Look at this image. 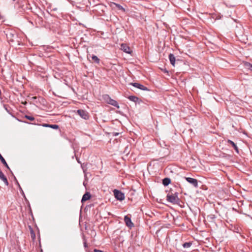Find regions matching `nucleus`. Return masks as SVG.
I'll return each instance as SVG.
<instances>
[{
  "instance_id": "39448f33",
  "label": "nucleus",
  "mask_w": 252,
  "mask_h": 252,
  "mask_svg": "<svg viewBox=\"0 0 252 252\" xmlns=\"http://www.w3.org/2000/svg\"><path fill=\"white\" fill-rule=\"evenodd\" d=\"M186 180L193 187L195 188L198 187V181L196 179L190 177H186Z\"/></svg>"
},
{
  "instance_id": "c85d7f7f",
  "label": "nucleus",
  "mask_w": 252,
  "mask_h": 252,
  "mask_svg": "<svg viewBox=\"0 0 252 252\" xmlns=\"http://www.w3.org/2000/svg\"><path fill=\"white\" fill-rule=\"evenodd\" d=\"M15 180H16V183H17V185H18V186H19V188L20 189V190H21L23 192V190H22V188H21V187H20V185H19V183L18 182V181H17V180H16V179H15Z\"/></svg>"
},
{
  "instance_id": "0eeeda50",
  "label": "nucleus",
  "mask_w": 252,
  "mask_h": 252,
  "mask_svg": "<svg viewBox=\"0 0 252 252\" xmlns=\"http://www.w3.org/2000/svg\"><path fill=\"white\" fill-rule=\"evenodd\" d=\"M110 6L112 8H117L118 10H121L124 12L126 11V9L122 5L115 2H112Z\"/></svg>"
},
{
  "instance_id": "2f4dec72",
  "label": "nucleus",
  "mask_w": 252,
  "mask_h": 252,
  "mask_svg": "<svg viewBox=\"0 0 252 252\" xmlns=\"http://www.w3.org/2000/svg\"><path fill=\"white\" fill-rule=\"evenodd\" d=\"M83 166H84V164L81 165V167H82V168L83 169Z\"/></svg>"
},
{
  "instance_id": "bb28decb",
  "label": "nucleus",
  "mask_w": 252,
  "mask_h": 252,
  "mask_svg": "<svg viewBox=\"0 0 252 252\" xmlns=\"http://www.w3.org/2000/svg\"><path fill=\"white\" fill-rule=\"evenodd\" d=\"M83 240H84V242H83L84 246L85 248H87L88 247V245L87 244V241L85 239L84 237H83Z\"/></svg>"
},
{
  "instance_id": "6e6552de",
  "label": "nucleus",
  "mask_w": 252,
  "mask_h": 252,
  "mask_svg": "<svg viewBox=\"0 0 252 252\" xmlns=\"http://www.w3.org/2000/svg\"><path fill=\"white\" fill-rule=\"evenodd\" d=\"M121 49L126 53H131L130 48L126 44L122 43L121 45Z\"/></svg>"
},
{
  "instance_id": "4468645a",
  "label": "nucleus",
  "mask_w": 252,
  "mask_h": 252,
  "mask_svg": "<svg viewBox=\"0 0 252 252\" xmlns=\"http://www.w3.org/2000/svg\"><path fill=\"white\" fill-rule=\"evenodd\" d=\"M108 104H110L111 105H113V106L117 107V108H119V107H120L117 101H116L115 100L112 99V98L110 100V101H109V102Z\"/></svg>"
},
{
  "instance_id": "ddd939ff",
  "label": "nucleus",
  "mask_w": 252,
  "mask_h": 252,
  "mask_svg": "<svg viewBox=\"0 0 252 252\" xmlns=\"http://www.w3.org/2000/svg\"><path fill=\"white\" fill-rule=\"evenodd\" d=\"M227 143L232 146V147H233V148L234 149V150L237 153H239L238 148L236 144L233 141H232L230 140H228Z\"/></svg>"
},
{
  "instance_id": "9b49d317",
  "label": "nucleus",
  "mask_w": 252,
  "mask_h": 252,
  "mask_svg": "<svg viewBox=\"0 0 252 252\" xmlns=\"http://www.w3.org/2000/svg\"><path fill=\"white\" fill-rule=\"evenodd\" d=\"M91 197V194L89 192H86L83 195L81 199V202H84L90 199Z\"/></svg>"
},
{
  "instance_id": "9d476101",
  "label": "nucleus",
  "mask_w": 252,
  "mask_h": 252,
  "mask_svg": "<svg viewBox=\"0 0 252 252\" xmlns=\"http://www.w3.org/2000/svg\"><path fill=\"white\" fill-rule=\"evenodd\" d=\"M127 98L131 101L135 102V103L140 104L142 101L138 97L134 95H130Z\"/></svg>"
},
{
  "instance_id": "412c9836",
  "label": "nucleus",
  "mask_w": 252,
  "mask_h": 252,
  "mask_svg": "<svg viewBox=\"0 0 252 252\" xmlns=\"http://www.w3.org/2000/svg\"><path fill=\"white\" fill-rule=\"evenodd\" d=\"M30 233H31V237H32V240H34V239H35V234L33 229L31 228Z\"/></svg>"
},
{
  "instance_id": "72a5a7b5",
  "label": "nucleus",
  "mask_w": 252,
  "mask_h": 252,
  "mask_svg": "<svg viewBox=\"0 0 252 252\" xmlns=\"http://www.w3.org/2000/svg\"><path fill=\"white\" fill-rule=\"evenodd\" d=\"M16 0H12L13 1H15Z\"/></svg>"
},
{
  "instance_id": "6ab92c4d",
  "label": "nucleus",
  "mask_w": 252,
  "mask_h": 252,
  "mask_svg": "<svg viewBox=\"0 0 252 252\" xmlns=\"http://www.w3.org/2000/svg\"><path fill=\"white\" fill-rule=\"evenodd\" d=\"M92 59L94 63H96L97 64H98L99 63L100 60L96 56L93 55L92 57Z\"/></svg>"
},
{
  "instance_id": "2eb2a0df",
  "label": "nucleus",
  "mask_w": 252,
  "mask_h": 252,
  "mask_svg": "<svg viewBox=\"0 0 252 252\" xmlns=\"http://www.w3.org/2000/svg\"><path fill=\"white\" fill-rule=\"evenodd\" d=\"M0 160L1 162L2 163V164L5 166L6 168H7L8 169L10 170L9 166L8 165L6 161H5V159L3 158V157L0 154Z\"/></svg>"
},
{
  "instance_id": "473e14b6",
  "label": "nucleus",
  "mask_w": 252,
  "mask_h": 252,
  "mask_svg": "<svg viewBox=\"0 0 252 252\" xmlns=\"http://www.w3.org/2000/svg\"><path fill=\"white\" fill-rule=\"evenodd\" d=\"M77 161L78 163H80V162L79 161V160H78L77 159Z\"/></svg>"
},
{
  "instance_id": "c756f323",
  "label": "nucleus",
  "mask_w": 252,
  "mask_h": 252,
  "mask_svg": "<svg viewBox=\"0 0 252 252\" xmlns=\"http://www.w3.org/2000/svg\"><path fill=\"white\" fill-rule=\"evenodd\" d=\"M94 252H103L102 251L97 250V249H94Z\"/></svg>"
},
{
  "instance_id": "7ed1b4c3",
  "label": "nucleus",
  "mask_w": 252,
  "mask_h": 252,
  "mask_svg": "<svg viewBox=\"0 0 252 252\" xmlns=\"http://www.w3.org/2000/svg\"><path fill=\"white\" fill-rule=\"evenodd\" d=\"M114 196L115 198L120 201H122L125 199V194L122 191L117 190L114 189L113 191Z\"/></svg>"
},
{
  "instance_id": "a878e982",
  "label": "nucleus",
  "mask_w": 252,
  "mask_h": 252,
  "mask_svg": "<svg viewBox=\"0 0 252 252\" xmlns=\"http://www.w3.org/2000/svg\"><path fill=\"white\" fill-rule=\"evenodd\" d=\"M50 127L52 128L53 129H57L59 128V126L57 125H50Z\"/></svg>"
},
{
  "instance_id": "f8f14e48",
  "label": "nucleus",
  "mask_w": 252,
  "mask_h": 252,
  "mask_svg": "<svg viewBox=\"0 0 252 252\" xmlns=\"http://www.w3.org/2000/svg\"><path fill=\"white\" fill-rule=\"evenodd\" d=\"M168 58H169V59L171 64L173 66H174L175 64V61H176L175 57L174 55L172 54H170L169 55Z\"/></svg>"
},
{
  "instance_id": "a211bd4d",
  "label": "nucleus",
  "mask_w": 252,
  "mask_h": 252,
  "mask_svg": "<svg viewBox=\"0 0 252 252\" xmlns=\"http://www.w3.org/2000/svg\"><path fill=\"white\" fill-rule=\"evenodd\" d=\"M244 65L245 68L249 69L251 71H252V64L248 62H245L244 63Z\"/></svg>"
},
{
  "instance_id": "cd10ccee",
  "label": "nucleus",
  "mask_w": 252,
  "mask_h": 252,
  "mask_svg": "<svg viewBox=\"0 0 252 252\" xmlns=\"http://www.w3.org/2000/svg\"><path fill=\"white\" fill-rule=\"evenodd\" d=\"M50 124H43L42 125V126H43V127H50Z\"/></svg>"
},
{
  "instance_id": "7c9ffc66",
  "label": "nucleus",
  "mask_w": 252,
  "mask_h": 252,
  "mask_svg": "<svg viewBox=\"0 0 252 252\" xmlns=\"http://www.w3.org/2000/svg\"><path fill=\"white\" fill-rule=\"evenodd\" d=\"M119 135V133H115L113 134V135H114V136H117V135Z\"/></svg>"
},
{
  "instance_id": "4be33fe9",
  "label": "nucleus",
  "mask_w": 252,
  "mask_h": 252,
  "mask_svg": "<svg viewBox=\"0 0 252 252\" xmlns=\"http://www.w3.org/2000/svg\"><path fill=\"white\" fill-rule=\"evenodd\" d=\"M191 245V243L189 242H186L183 244V247L185 248H189Z\"/></svg>"
},
{
  "instance_id": "393cba45",
  "label": "nucleus",
  "mask_w": 252,
  "mask_h": 252,
  "mask_svg": "<svg viewBox=\"0 0 252 252\" xmlns=\"http://www.w3.org/2000/svg\"><path fill=\"white\" fill-rule=\"evenodd\" d=\"M25 118L32 121L34 120V118L31 116L26 115Z\"/></svg>"
},
{
  "instance_id": "f03ea898",
  "label": "nucleus",
  "mask_w": 252,
  "mask_h": 252,
  "mask_svg": "<svg viewBox=\"0 0 252 252\" xmlns=\"http://www.w3.org/2000/svg\"><path fill=\"white\" fill-rule=\"evenodd\" d=\"M4 33L9 41L13 42L14 41V38L16 37L15 31L9 28L6 29L4 31Z\"/></svg>"
},
{
  "instance_id": "20e7f679",
  "label": "nucleus",
  "mask_w": 252,
  "mask_h": 252,
  "mask_svg": "<svg viewBox=\"0 0 252 252\" xmlns=\"http://www.w3.org/2000/svg\"><path fill=\"white\" fill-rule=\"evenodd\" d=\"M77 114L84 120H88L89 118V115L88 113L84 110L79 109L77 112Z\"/></svg>"
},
{
  "instance_id": "dca6fc26",
  "label": "nucleus",
  "mask_w": 252,
  "mask_h": 252,
  "mask_svg": "<svg viewBox=\"0 0 252 252\" xmlns=\"http://www.w3.org/2000/svg\"><path fill=\"white\" fill-rule=\"evenodd\" d=\"M171 183V180L169 178H165L162 180V184L164 186H167Z\"/></svg>"
},
{
  "instance_id": "f3484780",
  "label": "nucleus",
  "mask_w": 252,
  "mask_h": 252,
  "mask_svg": "<svg viewBox=\"0 0 252 252\" xmlns=\"http://www.w3.org/2000/svg\"><path fill=\"white\" fill-rule=\"evenodd\" d=\"M102 98H103V100L108 104L109 103V101H110V100L111 99V98L110 97V96L108 94H107L103 95Z\"/></svg>"
},
{
  "instance_id": "423d86ee",
  "label": "nucleus",
  "mask_w": 252,
  "mask_h": 252,
  "mask_svg": "<svg viewBox=\"0 0 252 252\" xmlns=\"http://www.w3.org/2000/svg\"><path fill=\"white\" fill-rule=\"evenodd\" d=\"M124 220L126 224L129 228H132L134 226L133 223L132 222L131 219L128 216H125L124 217Z\"/></svg>"
},
{
  "instance_id": "aec40b11",
  "label": "nucleus",
  "mask_w": 252,
  "mask_h": 252,
  "mask_svg": "<svg viewBox=\"0 0 252 252\" xmlns=\"http://www.w3.org/2000/svg\"><path fill=\"white\" fill-rule=\"evenodd\" d=\"M3 107L4 109L7 112V113L11 114V109L8 105L4 104Z\"/></svg>"
},
{
  "instance_id": "b1692460",
  "label": "nucleus",
  "mask_w": 252,
  "mask_h": 252,
  "mask_svg": "<svg viewBox=\"0 0 252 252\" xmlns=\"http://www.w3.org/2000/svg\"><path fill=\"white\" fill-rule=\"evenodd\" d=\"M32 99H35V100L38 99V101H39V102H44L45 101L44 99L42 98V97L37 98L36 97H33Z\"/></svg>"
},
{
  "instance_id": "f257e3e1",
  "label": "nucleus",
  "mask_w": 252,
  "mask_h": 252,
  "mask_svg": "<svg viewBox=\"0 0 252 252\" xmlns=\"http://www.w3.org/2000/svg\"><path fill=\"white\" fill-rule=\"evenodd\" d=\"M178 193L175 192V193H169L166 196V200L167 201L173 204H178L180 202V199L178 196Z\"/></svg>"
},
{
  "instance_id": "1a4fd4ad",
  "label": "nucleus",
  "mask_w": 252,
  "mask_h": 252,
  "mask_svg": "<svg viewBox=\"0 0 252 252\" xmlns=\"http://www.w3.org/2000/svg\"><path fill=\"white\" fill-rule=\"evenodd\" d=\"M130 85H132L133 86L137 88H138L141 90H143V91H147V90H148V88L143 86V85H141L139 83H130Z\"/></svg>"
},
{
  "instance_id": "5701e85b",
  "label": "nucleus",
  "mask_w": 252,
  "mask_h": 252,
  "mask_svg": "<svg viewBox=\"0 0 252 252\" xmlns=\"http://www.w3.org/2000/svg\"><path fill=\"white\" fill-rule=\"evenodd\" d=\"M1 180L3 181V182L6 186L8 185V180L5 176L3 178H2Z\"/></svg>"
}]
</instances>
